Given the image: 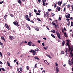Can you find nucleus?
<instances>
[{
    "label": "nucleus",
    "mask_w": 73,
    "mask_h": 73,
    "mask_svg": "<svg viewBox=\"0 0 73 73\" xmlns=\"http://www.w3.org/2000/svg\"><path fill=\"white\" fill-rule=\"evenodd\" d=\"M13 23L15 25H17V26H19V24H18V22H17V21H16V22H14Z\"/></svg>",
    "instance_id": "obj_4"
},
{
    "label": "nucleus",
    "mask_w": 73,
    "mask_h": 73,
    "mask_svg": "<svg viewBox=\"0 0 73 73\" xmlns=\"http://www.w3.org/2000/svg\"><path fill=\"white\" fill-rule=\"evenodd\" d=\"M46 28L48 30H50L49 27H47V26H46Z\"/></svg>",
    "instance_id": "obj_54"
},
{
    "label": "nucleus",
    "mask_w": 73,
    "mask_h": 73,
    "mask_svg": "<svg viewBox=\"0 0 73 73\" xmlns=\"http://www.w3.org/2000/svg\"><path fill=\"white\" fill-rule=\"evenodd\" d=\"M69 42H67L66 43V46H68V48H69V51L70 50V47L71 46V45L69 44Z\"/></svg>",
    "instance_id": "obj_3"
},
{
    "label": "nucleus",
    "mask_w": 73,
    "mask_h": 73,
    "mask_svg": "<svg viewBox=\"0 0 73 73\" xmlns=\"http://www.w3.org/2000/svg\"><path fill=\"white\" fill-rule=\"evenodd\" d=\"M54 8H56L57 7V5L56 4V3H54Z\"/></svg>",
    "instance_id": "obj_37"
},
{
    "label": "nucleus",
    "mask_w": 73,
    "mask_h": 73,
    "mask_svg": "<svg viewBox=\"0 0 73 73\" xmlns=\"http://www.w3.org/2000/svg\"><path fill=\"white\" fill-rule=\"evenodd\" d=\"M27 28L28 29H29V30H31V28H30V27H29V26L27 27Z\"/></svg>",
    "instance_id": "obj_43"
},
{
    "label": "nucleus",
    "mask_w": 73,
    "mask_h": 73,
    "mask_svg": "<svg viewBox=\"0 0 73 73\" xmlns=\"http://www.w3.org/2000/svg\"><path fill=\"white\" fill-rule=\"evenodd\" d=\"M9 38H10V40H13L12 38V37H11V36H9Z\"/></svg>",
    "instance_id": "obj_33"
},
{
    "label": "nucleus",
    "mask_w": 73,
    "mask_h": 73,
    "mask_svg": "<svg viewBox=\"0 0 73 73\" xmlns=\"http://www.w3.org/2000/svg\"><path fill=\"white\" fill-rule=\"evenodd\" d=\"M34 58H35V59H36L37 60H39V58H38L37 57V56L35 57Z\"/></svg>",
    "instance_id": "obj_22"
},
{
    "label": "nucleus",
    "mask_w": 73,
    "mask_h": 73,
    "mask_svg": "<svg viewBox=\"0 0 73 73\" xmlns=\"http://www.w3.org/2000/svg\"><path fill=\"white\" fill-rule=\"evenodd\" d=\"M67 25L69 27L70 25V22L68 21L67 23Z\"/></svg>",
    "instance_id": "obj_25"
},
{
    "label": "nucleus",
    "mask_w": 73,
    "mask_h": 73,
    "mask_svg": "<svg viewBox=\"0 0 73 73\" xmlns=\"http://www.w3.org/2000/svg\"><path fill=\"white\" fill-rule=\"evenodd\" d=\"M7 54H8L9 56H10V55H11V54H10V53H9V52H7Z\"/></svg>",
    "instance_id": "obj_42"
},
{
    "label": "nucleus",
    "mask_w": 73,
    "mask_h": 73,
    "mask_svg": "<svg viewBox=\"0 0 73 73\" xmlns=\"http://www.w3.org/2000/svg\"><path fill=\"white\" fill-rule=\"evenodd\" d=\"M66 51H65V52H66V55H67V52H68V48H66Z\"/></svg>",
    "instance_id": "obj_16"
},
{
    "label": "nucleus",
    "mask_w": 73,
    "mask_h": 73,
    "mask_svg": "<svg viewBox=\"0 0 73 73\" xmlns=\"http://www.w3.org/2000/svg\"><path fill=\"white\" fill-rule=\"evenodd\" d=\"M57 9H58V11H60V9H61V8H60V7H59V8L58 7H57L56 8Z\"/></svg>",
    "instance_id": "obj_23"
},
{
    "label": "nucleus",
    "mask_w": 73,
    "mask_h": 73,
    "mask_svg": "<svg viewBox=\"0 0 73 73\" xmlns=\"http://www.w3.org/2000/svg\"><path fill=\"white\" fill-rule=\"evenodd\" d=\"M1 69H2V70H3V72H5V71L6 70L5 69H4L3 68H1Z\"/></svg>",
    "instance_id": "obj_21"
},
{
    "label": "nucleus",
    "mask_w": 73,
    "mask_h": 73,
    "mask_svg": "<svg viewBox=\"0 0 73 73\" xmlns=\"http://www.w3.org/2000/svg\"><path fill=\"white\" fill-rule=\"evenodd\" d=\"M48 13H49L48 12H46V16H47V17H49V14H48Z\"/></svg>",
    "instance_id": "obj_18"
},
{
    "label": "nucleus",
    "mask_w": 73,
    "mask_h": 73,
    "mask_svg": "<svg viewBox=\"0 0 73 73\" xmlns=\"http://www.w3.org/2000/svg\"><path fill=\"white\" fill-rule=\"evenodd\" d=\"M26 26L27 27L29 26H28V24H27V23L26 24Z\"/></svg>",
    "instance_id": "obj_59"
},
{
    "label": "nucleus",
    "mask_w": 73,
    "mask_h": 73,
    "mask_svg": "<svg viewBox=\"0 0 73 73\" xmlns=\"http://www.w3.org/2000/svg\"><path fill=\"white\" fill-rule=\"evenodd\" d=\"M70 14H68V19L70 18Z\"/></svg>",
    "instance_id": "obj_64"
},
{
    "label": "nucleus",
    "mask_w": 73,
    "mask_h": 73,
    "mask_svg": "<svg viewBox=\"0 0 73 73\" xmlns=\"http://www.w3.org/2000/svg\"><path fill=\"white\" fill-rule=\"evenodd\" d=\"M32 46H36L35 45V44H33L32 45Z\"/></svg>",
    "instance_id": "obj_63"
},
{
    "label": "nucleus",
    "mask_w": 73,
    "mask_h": 73,
    "mask_svg": "<svg viewBox=\"0 0 73 73\" xmlns=\"http://www.w3.org/2000/svg\"><path fill=\"white\" fill-rule=\"evenodd\" d=\"M42 1H43V2H44V3L46 2V0H42Z\"/></svg>",
    "instance_id": "obj_46"
},
{
    "label": "nucleus",
    "mask_w": 73,
    "mask_h": 73,
    "mask_svg": "<svg viewBox=\"0 0 73 73\" xmlns=\"http://www.w3.org/2000/svg\"><path fill=\"white\" fill-rule=\"evenodd\" d=\"M71 27H73V22H71Z\"/></svg>",
    "instance_id": "obj_30"
},
{
    "label": "nucleus",
    "mask_w": 73,
    "mask_h": 73,
    "mask_svg": "<svg viewBox=\"0 0 73 73\" xmlns=\"http://www.w3.org/2000/svg\"><path fill=\"white\" fill-rule=\"evenodd\" d=\"M62 52H61V54H64V52L61 51Z\"/></svg>",
    "instance_id": "obj_36"
},
{
    "label": "nucleus",
    "mask_w": 73,
    "mask_h": 73,
    "mask_svg": "<svg viewBox=\"0 0 73 73\" xmlns=\"http://www.w3.org/2000/svg\"><path fill=\"white\" fill-rule=\"evenodd\" d=\"M18 3H19L20 4H21L22 3V2H21V1L20 0H19L18 1Z\"/></svg>",
    "instance_id": "obj_19"
},
{
    "label": "nucleus",
    "mask_w": 73,
    "mask_h": 73,
    "mask_svg": "<svg viewBox=\"0 0 73 73\" xmlns=\"http://www.w3.org/2000/svg\"><path fill=\"white\" fill-rule=\"evenodd\" d=\"M71 52H72V51L73 52V46L72 45L70 47V50H69V48L68 49V52L69 53H70V52H71Z\"/></svg>",
    "instance_id": "obj_1"
},
{
    "label": "nucleus",
    "mask_w": 73,
    "mask_h": 73,
    "mask_svg": "<svg viewBox=\"0 0 73 73\" xmlns=\"http://www.w3.org/2000/svg\"><path fill=\"white\" fill-rule=\"evenodd\" d=\"M55 27H57V28H59V27H58V25H55Z\"/></svg>",
    "instance_id": "obj_27"
},
{
    "label": "nucleus",
    "mask_w": 73,
    "mask_h": 73,
    "mask_svg": "<svg viewBox=\"0 0 73 73\" xmlns=\"http://www.w3.org/2000/svg\"><path fill=\"white\" fill-rule=\"evenodd\" d=\"M27 70H29V67H28V66H27Z\"/></svg>",
    "instance_id": "obj_58"
},
{
    "label": "nucleus",
    "mask_w": 73,
    "mask_h": 73,
    "mask_svg": "<svg viewBox=\"0 0 73 73\" xmlns=\"http://www.w3.org/2000/svg\"><path fill=\"white\" fill-rule=\"evenodd\" d=\"M71 62L72 63V65H73V58H72V59H71Z\"/></svg>",
    "instance_id": "obj_38"
},
{
    "label": "nucleus",
    "mask_w": 73,
    "mask_h": 73,
    "mask_svg": "<svg viewBox=\"0 0 73 73\" xmlns=\"http://www.w3.org/2000/svg\"><path fill=\"white\" fill-rule=\"evenodd\" d=\"M0 64H1V65H2V64H3V62H1V61H0Z\"/></svg>",
    "instance_id": "obj_60"
},
{
    "label": "nucleus",
    "mask_w": 73,
    "mask_h": 73,
    "mask_svg": "<svg viewBox=\"0 0 73 73\" xmlns=\"http://www.w3.org/2000/svg\"><path fill=\"white\" fill-rule=\"evenodd\" d=\"M62 1H61V2H60L59 4V6L61 4H62Z\"/></svg>",
    "instance_id": "obj_28"
},
{
    "label": "nucleus",
    "mask_w": 73,
    "mask_h": 73,
    "mask_svg": "<svg viewBox=\"0 0 73 73\" xmlns=\"http://www.w3.org/2000/svg\"><path fill=\"white\" fill-rule=\"evenodd\" d=\"M64 36H65L66 37H68V36L67 35V34H66V33L64 32Z\"/></svg>",
    "instance_id": "obj_10"
},
{
    "label": "nucleus",
    "mask_w": 73,
    "mask_h": 73,
    "mask_svg": "<svg viewBox=\"0 0 73 73\" xmlns=\"http://www.w3.org/2000/svg\"><path fill=\"white\" fill-rule=\"evenodd\" d=\"M43 6H45V3L44 2H43Z\"/></svg>",
    "instance_id": "obj_53"
},
{
    "label": "nucleus",
    "mask_w": 73,
    "mask_h": 73,
    "mask_svg": "<svg viewBox=\"0 0 73 73\" xmlns=\"http://www.w3.org/2000/svg\"><path fill=\"white\" fill-rule=\"evenodd\" d=\"M35 68H37V64L35 65Z\"/></svg>",
    "instance_id": "obj_61"
},
{
    "label": "nucleus",
    "mask_w": 73,
    "mask_h": 73,
    "mask_svg": "<svg viewBox=\"0 0 73 73\" xmlns=\"http://www.w3.org/2000/svg\"><path fill=\"white\" fill-rule=\"evenodd\" d=\"M4 3V1H2L1 2L0 1V4H3Z\"/></svg>",
    "instance_id": "obj_45"
},
{
    "label": "nucleus",
    "mask_w": 73,
    "mask_h": 73,
    "mask_svg": "<svg viewBox=\"0 0 73 73\" xmlns=\"http://www.w3.org/2000/svg\"><path fill=\"white\" fill-rule=\"evenodd\" d=\"M44 17H46V14H45V13L44 12Z\"/></svg>",
    "instance_id": "obj_39"
},
{
    "label": "nucleus",
    "mask_w": 73,
    "mask_h": 73,
    "mask_svg": "<svg viewBox=\"0 0 73 73\" xmlns=\"http://www.w3.org/2000/svg\"><path fill=\"white\" fill-rule=\"evenodd\" d=\"M44 49H45V50H46L47 49V48H47V47H44Z\"/></svg>",
    "instance_id": "obj_50"
},
{
    "label": "nucleus",
    "mask_w": 73,
    "mask_h": 73,
    "mask_svg": "<svg viewBox=\"0 0 73 73\" xmlns=\"http://www.w3.org/2000/svg\"><path fill=\"white\" fill-rule=\"evenodd\" d=\"M45 73V70H43L42 72V73Z\"/></svg>",
    "instance_id": "obj_49"
},
{
    "label": "nucleus",
    "mask_w": 73,
    "mask_h": 73,
    "mask_svg": "<svg viewBox=\"0 0 73 73\" xmlns=\"http://www.w3.org/2000/svg\"><path fill=\"white\" fill-rule=\"evenodd\" d=\"M7 65L9 66H11L10 65V64H9V63L8 62H7Z\"/></svg>",
    "instance_id": "obj_34"
},
{
    "label": "nucleus",
    "mask_w": 73,
    "mask_h": 73,
    "mask_svg": "<svg viewBox=\"0 0 73 73\" xmlns=\"http://www.w3.org/2000/svg\"><path fill=\"white\" fill-rule=\"evenodd\" d=\"M35 29L36 30V31H39V29L36 26L35 27Z\"/></svg>",
    "instance_id": "obj_9"
},
{
    "label": "nucleus",
    "mask_w": 73,
    "mask_h": 73,
    "mask_svg": "<svg viewBox=\"0 0 73 73\" xmlns=\"http://www.w3.org/2000/svg\"><path fill=\"white\" fill-rule=\"evenodd\" d=\"M51 36H52V37H53L54 38H56V37H55V36H54V35L53 34H51Z\"/></svg>",
    "instance_id": "obj_20"
},
{
    "label": "nucleus",
    "mask_w": 73,
    "mask_h": 73,
    "mask_svg": "<svg viewBox=\"0 0 73 73\" xmlns=\"http://www.w3.org/2000/svg\"><path fill=\"white\" fill-rule=\"evenodd\" d=\"M70 5H67L68 8H70Z\"/></svg>",
    "instance_id": "obj_41"
},
{
    "label": "nucleus",
    "mask_w": 73,
    "mask_h": 73,
    "mask_svg": "<svg viewBox=\"0 0 73 73\" xmlns=\"http://www.w3.org/2000/svg\"><path fill=\"white\" fill-rule=\"evenodd\" d=\"M49 58H52V57H50V55H48V56H47Z\"/></svg>",
    "instance_id": "obj_48"
},
{
    "label": "nucleus",
    "mask_w": 73,
    "mask_h": 73,
    "mask_svg": "<svg viewBox=\"0 0 73 73\" xmlns=\"http://www.w3.org/2000/svg\"><path fill=\"white\" fill-rule=\"evenodd\" d=\"M36 15H40V14L38 13H36Z\"/></svg>",
    "instance_id": "obj_32"
},
{
    "label": "nucleus",
    "mask_w": 73,
    "mask_h": 73,
    "mask_svg": "<svg viewBox=\"0 0 73 73\" xmlns=\"http://www.w3.org/2000/svg\"><path fill=\"white\" fill-rule=\"evenodd\" d=\"M44 62L46 64H47V65H48L49 63H48V62H47V61L46 60H44Z\"/></svg>",
    "instance_id": "obj_8"
},
{
    "label": "nucleus",
    "mask_w": 73,
    "mask_h": 73,
    "mask_svg": "<svg viewBox=\"0 0 73 73\" xmlns=\"http://www.w3.org/2000/svg\"><path fill=\"white\" fill-rule=\"evenodd\" d=\"M56 35H57V36L59 38V39H61V37L60 36V34L58 33V31H57L56 32Z\"/></svg>",
    "instance_id": "obj_2"
},
{
    "label": "nucleus",
    "mask_w": 73,
    "mask_h": 73,
    "mask_svg": "<svg viewBox=\"0 0 73 73\" xmlns=\"http://www.w3.org/2000/svg\"><path fill=\"white\" fill-rule=\"evenodd\" d=\"M25 17H26V19H27V18H29V17L28 15H26L25 16Z\"/></svg>",
    "instance_id": "obj_26"
},
{
    "label": "nucleus",
    "mask_w": 73,
    "mask_h": 73,
    "mask_svg": "<svg viewBox=\"0 0 73 73\" xmlns=\"http://www.w3.org/2000/svg\"><path fill=\"white\" fill-rule=\"evenodd\" d=\"M62 44V46H64V45H65V41L63 40V42Z\"/></svg>",
    "instance_id": "obj_12"
},
{
    "label": "nucleus",
    "mask_w": 73,
    "mask_h": 73,
    "mask_svg": "<svg viewBox=\"0 0 73 73\" xmlns=\"http://www.w3.org/2000/svg\"><path fill=\"white\" fill-rule=\"evenodd\" d=\"M0 44L1 45L3 46V43H2L1 42H0Z\"/></svg>",
    "instance_id": "obj_52"
},
{
    "label": "nucleus",
    "mask_w": 73,
    "mask_h": 73,
    "mask_svg": "<svg viewBox=\"0 0 73 73\" xmlns=\"http://www.w3.org/2000/svg\"><path fill=\"white\" fill-rule=\"evenodd\" d=\"M55 64H56V66H58V64H57V63L56 62L55 63Z\"/></svg>",
    "instance_id": "obj_40"
},
{
    "label": "nucleus",
    "mask_w": 73,
    "mask_h": 73,
    "mask_svg": "<svg viewBox=\"0 0 73 73\" xmlns=\"http://www.w3.org/2000/svg\"><path fill=\"white\" fill-rule=\"evenodd\" d=\"M70 54L71 55V57H72L73 56V53H72V50H71V52L70 53Z\"/></svg>",
    "instance_id": "obj_14"
},
{
    "label": "nucleus",
    "mask_w": 73,
    "mask_h": 73,
    "mask_svg": "<svg viewBox=\"0 0 73 73\" xmlns=\"http://www.w3.org/2000/svg\"><path fill=\"white\" fill-rule=\"evenodd\" d=\"M7 14L6 13L5 15V16L4 17V18L5 19H7Z\"/></svg>",
    "instance_id": "obj_11"
},
{
    "label": "nucleus",
    "mask_w": 73,
    "mask_h": 73,
    "mask_svg": "<svg viewBox=\"0 0 73 73\" xmlns=\"http://www.w3.org/2000/svg\"><path fill=\"white\" fill-rule=\"evenodd\" d=\"M31 16H32V14H31V12H30L29 14V17H31Z\"/></svg>",
    "instance_id": "obj_15"
},
{
    "label": "nucleus",
    "mask_w": 73,
    "mask_h": 73,
    "mask_svg": "<svg viewBox=\"0 0 73 73\" xmlns=\"http://www.w3.org/2000/svg\"><path fill=\"white\" fill-rule=\"evenodd\" d=\"M33 50H31L30 51V53H32V52H33Z\"/></svg>",
    "instance_id": "obj_55"
},
{
    "label": "nucleus",
    "mask_w": 73,
    "mask_h": 73,
    "mask_svg": "<svg viewBox=\"0 0 73 73\" xmlns=\"http://www.w3.org/2000/svg\"><path fill=\"white\" fill-rule=\"evenodd\" d=\"M51 15L52 16V17H54V15H55V14H54V13H52Z\"/></svg>",
    "instance_id": "obj_29"
},
{
    "label": "nucleus",
    "mask_w": 73,
    "mask_h": 73,
    "mask_svg": "<svg viewBox=\"0 0 73 73\" xmlns=\"http://www.w3.org/2000/svg\"><path fill=\"white\" fill-rule=\"evenodd\" d=\"M35 51L36 52H37V51H38V49L36 48L35 49Z\"/></svg>",
    "instance_id": "obj_51"
},
{
    "label": "nucleus",
    "mask_w": 73,
    "mask_h": 73,
    "mask_svg": "<svg viewBox=\"0 0 73 73\" xmlns=\"http://www.w3.org/2000/svg\"><path fill=\"white\" fill-rule=\"evenodd\" d=\"M32 44V42L31 41H30L27 44L28 45H29V46H32V44Z\"/></svg>",
    "instance_id": "obj_7"
},
{
    "label": "nucleus",
    "mask_w": 73,
    "mask_h": 73,
    "mask_svg": "<svg viewBox=\"0 0 73 73\" xmlns=\"http://www.w3.org/2000/svg\"><path fill=\"white\" fill-rule=\"evenodd\" d=\"M26 20H27V21H30V20H31V19H29V18H27L26 19Z\"/></svg>",
    "instance_id": "obj_31"
},
{
    "label": "nucleus",
    "mask_w": 73,
    "mask_h": 73,
    "mask_svg": "<svg viewBox=\"0 0 73 73\" xmlns=\"http://www.w3.org/2000/svg\"><path fill=\"white\" fill-rule=\"evenodd\" d=\"M5 27L8 30H9V26L8 25L7 23L5 24Z\"/></svg>",
    "instance_id": "obj_6"
},
{
    "label": "nucleus",
    "mask_w": 73,
    "mask_h": 73,
    "mask_svg": "<svg viewBox=\"0 0 73 73\" xmlns=\"http://www.w3.org/2000/svg\"><path fill=\"white\" fill-rule=\"evenodd\" d=\"M48 11H49V12H51V11H52V9H48Z\"/></svg>",
    "instance_id": "obj_35"
},
{
    "label": "nucleus",
    "mask_w": 73,
    "mask_h": 73,
    "mask_svg": "<svg viewBox=\"0 0 73 73\" xmlns=\"http://www.w3.org/2000/svg\"><path fill=\"white\" fill-rule=\"evenodd\" d=\"M37 20L39 21H41V20L39 18H37Z\"/></svg>",
    "instance_id": "obj_24"
},
{
    "label": "nucleus",
    "mask_w": 73,
    "mask_h": 73,
    "mask_svg": "<svg viewBox=\"0 0 73 73\" xmlns=\"http://www.w3.org/2000/svg\"><path fill=\"white\" fill-rule=\"evenodd\" d=\"M1 38L2 39V40H3V39H4V38L3 37V36H1Z\"/></svg>",
    "instance_id": "obj_56"
},
{
    "label": "nucleus",
    "mask_w": 73,
    "mask_h": 73,
    "mask_svg": "<svg viewBox=\"0 0 73 73\" xmlns=\"http://www.w3.org/2000/svg\"><path fill=\"white\" fill-rule=\"evenodd\" d=\"M34 10V12H37V11L35 9Z\"/></svg>",
    "instance_id": "obj_62"
},
{
    "label": "nucleus",
    "mask_w": 73,
    "mask_h": 73,
    "mask_svg": "<svg viewBox=\"0 0 73 73\" xmlns=\"http://www.w3.org/2000/svg\"><path fill=\"white\" fill-rule=\"evenodd\" d=\"M50 54H51V56H54L53 54L52 53H51Z\"/></svg>",
    "instance_id": "obj_57"
},
{
    "label": "nucleus",
    "mask_w": 73,
    "mask_h": 73,
    "mask_svg": "<svg viewBox=\"0 0 73 73\" xmlns=\"http://www.w3.org/2000/svg\"><path fill=\"white\" fill-rule=\"evenodd\" d=\"M51 32L52 33H56V31H55V30H51Z\"/></svg>",
    "instance_id": "obj_17"
},
{
    "label": "nucleus",
    "mask_w": 73,
    "mask_h": 73,
    "mask_svg": "<svg viewBox=\"0 0 73 73\" xmlns=\"http://www.w3.org/2000/svg\"><path fill=\"white\" fill-rule=\"evenodd\" d=\"M33 55H35V54H36V51H35L34 50H33Z\"/></svg>",
    "instance_id": "obj_13"
},
{
    "label": "nucleus",
    "mask_w": 73,
    "mask_h": 73,
    "mask_svg": "<svg viewBox=\"0 0 73 73\" xmlns=\"http://www.w3.org/2000/svg\"><path fill=\"white\" fill-rule=\"evenodd\" d=\"M55 68H56V73H58L59 72V69H58V68L57 67H55Z\"/></svg>",
    "instance_id": "obj_5"
},
{
    "label": "nucleus",
    "mask_w": 73,
    "mask_h": 73,
    "mask_svg": "<svg viewBox=\"0 0 73 73\" xmlns=\"http://www.w3.org/2000/svg\"><path fill=\"white\" fill-rule=\"evenodd\" d=\"M66 15V17L67 19H69V18H68V15Z\"/></svg>",
    "instance_id": "obj_44"
},
{
    "label": "nucleus",
    "mask_w": 73,
    "mask_h": 73,
    "mask_svg": "<svg viewBox=\"0 0 73 73\" xmlns=\"http://www.w3.org/2000/svg\"><path fill=\"white\" fill-rule=\"evenodd\" d=\"M52 24H53V25H54H54H55H55H56V24H55V23H54L53 22H52Z\"/></svg>",
    "instance_id": "obj_47"
}]
</instances>
